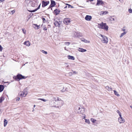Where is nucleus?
<instances>
[{"instance_id": "obj_28", "label": "nucleus", "mask_w": 132, "mask_h": 132, "mask_svg": "<svg viewBox=\"0 0 132 132\" xmlns=\"http://www.w3.org/2000/svg\"><path fill=\"white\" fill-rule=\"evenodd\" d=\"M127 33L126 32H123L121 33L120 36V38L122 37L124 35H126Z\"/></svg>"}, {"instance_id": "obj_22", "label": "nucleus", "mask_w": 132, "mask_h": 132, "mask_svg": "<svg viewBox=\"0 0 132 132\" xmlns=\"http://www.w3.org/2000/svg\"><path fill=\"white\" fill-rule=\"evenodd\" d=\"M4 89V86L3 85H0V92H2Z\"/></svg>"}, {"instance_id": "obj_54", "label": "nucleus", "mask_w": 132, "mask_h": 132, "mask_svg": "<svg viewBox=\"0 0 132 132\" xmlns=\"http://www.w3.org/2000/svg\"><path fill=\"white\" fill-rule=\"evenodd\" d=\"M34 111V109H33V110L32 111Z\"/></svg>"}, {"instance_id": "obj_44", "label": "nucleus", "mask_w": 132, "mask_h": 132, "mask_svg": "<svg viewBox=\"0 0 132 132\" xmlns=\"http://www.w3.org/2000/svg\"><path fill=\"white\" fill-rule=\"evenodd\" d=\"M119 2L121 3H122L123 2V0H118Z\"/></svg>"}, {"instance_id": "obj_21", "label": "nucleus", "mask_w": 132, "mask_h": 132, "mask_svg": "<svg viewBox=\"0 0 132 132\" xmlns=\"http://www.w3.org/2000/svg\"><path fill=\"white\" fill-rule=\"evenodd\" d=\"M55 5V2L53 1H51V7H53Z\"/></svg>"}, {"instance_id": "obj_49", "label": "nucleus", "mask_w": 132, "mask_h": 132, "mask_svg": "<svg viewBox=\"0 0 132 132\" xmlns=\"http://www.w3.org/2000/svg\"><path fill=\"white\" fill-rule=\"evenodd\" d=\"M122 30L124 31V32H125V29H124V28H123L122 29Z\"/></svg>"}, {"instance_id": "obj_41", "label": "nucleus", "mask_w": 132, "mask_h": 132, "mask_svg": "<svg viewBox=\"0 0 132 132\" xmlns=\"http://www.w3.org/2000/svg\"><path fill=\"white\" fill-rule=\"evenodd\" d=\"M15 11L14 10H13L12 11H11V13L12 14H13L15 13Z\"/></svg>"}, {"instance_id": "obj_10", "label": "nucleus", "mask_w": 132, "mask_h": 132, "mask_svg": "<svg viewBox=\"0 0 132 132\" xmlns=\"http://www.w3.org/2000/svg\"><path fill=\"white\" fill-rule=\"evenodd\" d=\"M108 13V11H100V15H103L107 14Z\"/></svg>"}, {"instance_id": "obj_7", "label": "nucleus", "mask_w": 132, "mask_h": 132, "mask_svg": "<svg viewBox=\"0 0 132 132\" xmlns=\"http://www.w3.org/2000/svg\"><path fill=\"white\" fill-rule=\"evenodd\" d=\"M118 121L120 124L123 123L125 122V119L122 117H119L118 118Z\"/></svg>"}, {"instance_id": "obj_2", "label": "nucleus", "mask_w": 132, "mask_h": 132, "mask_svg": "<svg viewBox=\"0 0 132 132\" xmlns=\"http://www.w3.org/2000/svg\"><path fill=\"white\" fill-rule=\"evenodd\" d=\"M98 36L102 43L106 44L108 43V40L107 37L103 36L100 34H99Z\"/></svg>"}, {"instance_id": "obj_39", "label": "nucleus", "mask_w": 132, "mask_h": 132, "mask_svg": "<svg viewBox=\"0 0 132 132\" xmlns=\"http://www.w3.org/2000/svg\"><path fill=\"white\" fill-rule=\"evenodd\" d=\"M2 99L3 97H0V103L3 101V100Z\"/></svg>"}, {"instance_id": "obj_34", "label": "nucleus", "mask_w": 132, "mask_h": 132, "mask_svg": "<svg viewBox=\"0 0 132 132\" xmlns=\"http://www.w3.org/2000/svg\"><path fill=\"white\" fill-rule=\"evenodd\" d=\"M41 52L42 53L45 54H46L47 53L46 51H45L44 50H42L41 51Z\"/></svg>"}, {"instance_id": "obj_31", "label": "nucleus", "mask_w": 132, "mask_h": 132, "mask_svg": "<svg viewBox=\"0 0 132 132\" xmlns=\"http://www.w3.org/2000/svg\"><path fill=\"white\" fill-rule=\"evenodd\" d=\"M90 121L93 123H95L96 121V120L94 119L93 118H91L90 119Z\"/></svg>"}, {"instance_id": "obj_56", "label": "nucleus", "mask_w": 132, "mask_h": 132, "mask_svg": "<svg viewBox=\"0 0 132 132\" xmlns=\"http://www.w3.org/2000/svg\"><path fill=\"white\" fill-rule=\"evenodd\" d=\"M130 107H131V108H132V107L131 106H130Z\"/></svg>"}, {"instance_id": "obj_25", "label": "nucleus", "mask_w": 132, "mask_h": 132, "mask_svg": "<svg viewBox=\"0 0 132 132\" xmlns=\"http://www.w3.org/2000/svg\"><path fill=\"white\" fill-rule=\"evenodd\" d=\"M54 12L56 15H57L59 13L60 11L56 9L54 10Z\"/></svg>"}, {"instance_id": "obj_36", "label": "nucleus", "mask_w": 132, "mask_h": 132, "mask_svg": "<svg viewBox=\"0 0 132 132\" xmlns=\"http://www.w3.org/2000/svg\"><path fill=\"white\" fill-rule=\"evenodd\" d=\"M39 99L45 102H46L47 101V100L42 98H39Z\"/></svg>"}, {"instance_id": "obj_43", "label": "nucleus", "mask_w": 132, "mask_h": 132, "mask_svg": "<svg viewBox=\"0 0 132 132\" xmlns=\"http://www.w3.org/2000/svg\"><path fill=\"white\" fill-rule=\"evenodd\" d=\"M20 98L19 97H17L16 98V101H19L20 100Z\"/></svg>"}, {"instance_id": "obj_30", "label": "nucleus", "mask_w": 132, "mask_h": 132, "mask_svg": "<svg viewBox=\"0 0 132 132\" xmlns=\"http://www.w3.org/2000/svg\"><path fill=\"white\" fill-rule=\"evenodd\" d=\"M117 112L119 114V117H122V115L121 113L118 110L117 111Z\"/></svg>"}, {"instance_id": "obj_24", "label": "nucleus", "mask_w": 132, "mask_h": 132, "mask_svg": "<svg viewBox=\"0 0 132 132\" xmlns=\"http://www.w3.org/2000/svg\"><path fill=\"white\" fill-rule=\"evenodd\" d=\"M113 16H111L109 20L111 22H112L115 20L114 18H113Z\"/></svg>"}, {"instance_id": "obj_45", "label": "nucleus", "mask_w": 132, "mask_h": 132, "mask_svg": "<svg viewBox=\"0 0 132 132\" xmlns=\"http://www.w3.org/2000/svg\"><path fill=\"white\" fill-rule=\"evenodd\" d=\"M42 20H43V22H45V21H46L45 19L44 18H43Z\"/></svg>"}, {"instance_id": "obj_4", "label": "nucleus", "mask_w": 132, "mask_h": 132, "mask_svg": "<svg viewBox=\"0 0 132 132\" xmlns=\"http://www.w3.org/2000/svg\"><path fill=\"white\" fill-rule=\"evenodd\" d=\"M28 94V92L26 89H24L23 91L21 92L20 96L22 97H26Z\"/></svg>"}, {"instance_id": "obj_53", "label": "nucleus", "mask_w": 132, "mask_h": 132, "mask_svg": "<svg viewBox=\"0 0 132 132\" xmlns=\"http://www.w3.org/2000/svg\"><path fill=\"white\" fill-rule=\"evenodd\" d=\"M67 6H66L65 7H64V8H67Z\"/></svg>"}, {"instance_id": "obj_27", "label": "nucleus", "mask_w": 132, "mask_h": 132, "mask_svg": "<svg viewBox=\"0 0 132 132\" xmlns=\"http://www.w3.org/2000/svg\"><path fill=\"white\" fill-rule=\"evenodd\" d=\"M113 91L114 92V93L117 96H120V95L116 90H114Z\"/></svg>"}, {"instance_id": "obj_51", "label": "nucleus", "mask_w": 132, "mask_h": 132, "mask_svg": "<svg viewBox=\"0 0 132 132\" xmlns=\"http://www.w3.org/2000/svg\"><path fill=\"white\" fill-rule=\"evenodd\" d=\"M65 91H67V88H66V89H65Z\"/></svg>"}, {"instance_id": "obj_15", "label": "nucleus", "mask_w": 132, "mask_h": 132, "mask_svg": "<svg viewBox=\"0 0 132 132\" xmlns=\"http://www.w3.org/2000/svg\"><path fill=\"white\" fill-rule=\"evenodd\" d=\"M81 40L83 42H84L85 43H90V42L89 40H87V39H84V38H82L81 39Z\"/></svg>"}, {"instance_id": "obj_8", "label": "nucleus", "mask_w": 132, "mask_h": 132, "mask_svg": "<svg viewBox=\"0 0 132 132\" xmlns=\"http://www.w3.org/2000/svg\"><path fill=\"white\" fill-rule=\"evenodd\" d=\"M63 22L66 24H68L70 22V19L69 18H65L63 20Z\"/></svg>"}, {"instance_id": "obj_1", "label": "nucleus", "mask_w": 132, "mask_h": 132, "mask_svg": "<svg viewBox=\"0 0 132 132\" xmlns=\"http://www.w3.org/2000/svg\"><path fill=\"white\" fill-rule=\"evenodd\" d=\"M55 101L56 102V103L52 101L50 102V107L60 108L64 104V101L60 97H57Z\"/></svg>"}, {"instance_id": "obj_19", "label": "nucleus", "mask_w": 132, "mask_h": 132, "mask_svg": "<svg viewBox=\"0 0 132 132\" xmlns=\"http://www.w3.org/2000/svg\"><path fill=\"white\" fill-rule=\"evenodd\" d=\"M33 25L34 26V28L36 29H39L40 27V25H38L37 24H34Z\"/></svg>"}, {"instance_id": "obj_40", "label": "nucleus", "mask_w": 132, "mask_h": 132, "mask_svg": "<svg viewBox=\"0 0 132 132\" xmlns=\"http://www.w3.org/2000/svg\"><path fill=\"white\" fill-rule=\"evenodd\" d=\"M65 64L67 67H69V65L68 63H65Z\"/></svg>"}, {"instance_id": "obj_37", "label": "nucleus", "mask_w": 132, "mask_h": 132, "mask_svg": "<svg viewBox=\"0 0 132 132\" xmlns=\"http://www.w3.org/2000/svg\"><path fill=\"white\" fill-rule=\"evenodd\" d=\"M70 44V43L69 42H65V45L67 46L69 45Z\"/></svg>"}, {"instance_id": "obj_32", "label": "nucleus", "mask_w": 132, "mask_h": 132, "mask_svg": "<svg viewBox=\"0 0 132 132\" xmlns=\"http://www.w3.org/2000/svg\"><path fill=\"white\" fill-rule=\"evenodd\" d=\"M32 0H26L25 2H27V3H30L32 1Z\"/></svg>"}, {"instance_id": "obj_29", "label": "nucleus", "mask_w": 132, "mask_h": 132, "mask_svg": "<svg viewBox=\"0 0 132 132\" xmlns=\"http://www.w3.org/2000/svg\"><path fill=\"white\" fill-rule=\"evenodd\" d=\"M7 123V121L5 119H4V126L5 127Z\"/></svg>"}, {"instance_id": "obj_17", "label": "nucleus", "mask_w": 132, "mask_h": 132, "mask_svg": "<svg viewBox=\"0 0 132 132\" xmlns=\"http://www.w3.org/2000/svg\"><path fill=\"white\" fill-rule=\"evenodd\" d=\"M67 57L69 59L71 60H74L75 59V57L73 56L69 55L67 56Z\"/></svg>"}, {"instance_id": "obj_13", "label": "nucleus", "mask_w": 132, "mask_h": 132, "mask_svg": "<svg viewBox=\"0 0 132 132\" xmlns=\"http://www.w3.org/2000/svg\"><path fill=\"white\" fill-rule=\"evenodd\" d=\"M92 19V17L89 15H86L85 18V19L87 21H90Z\"/></svg>"}, {"instance_id": "obj_33", "label": "nucleus", "mask_w": 132, "mask_h": 132, "mask_svg": "<svg viewBox=\"0 0 132 132\" xmlns=\"http://www.w3.org/2000/svg\"><path fill=\"white\" fill-rule=\"evenodd\" d=\"M22 31L23 32V33L24 34H25L26 33V30L24 29H22Z\"/></svg>"}, {"instance_id": "obj_5", "label": "nucleus", "mask_w": 132, "mask_h": 132, "mask_svg": "<svg viewBox=\"0 0 132 132\" xmlns=\"http://www.w3.org/2000/svg\"><path fill=\"white\" fill-rule=\"evenodd\" d=\"M27 77L24 76H23L20 74L16 76L15 77V79L16 80L18 79L19 80L22 79H25Z\"/></svg>"}, {"instance_id": "obj_6", "label": "nucleus", "mask_w": 132, "mask_h": 132, "mask_svg": "<svg viewBox=\"0 0 132 132\" xmlns=\"http://www.w3.org/2000/svg\"><path fill=\"white\" fill-rule=\"evenodd\" d=\"M85 111L84 108L79 107L78 110V113L79 114H83L85 112Z\"/></svg>"}, {"instance_id": "obj_26", "label": "nucleus", "mask_w": 132, "mask_h": 132, "mask_svg": "<svg viewBox=\"0 0 132 132\" xmlns=\"http://www.w3.org/2000/svg\"><path fill=\"white\" fill-rule=\"evenodd\" d=\"M105 89L108 91H110L112 90V88H110L109 86H107L105 87Z\"/></svg>"}, {"instance_id": "obj_47", "label": "nucleus", "mask_w": 132, "mask_h": 132, "mask_svg": "<svg viewBox=\"0 0 132 132\" xmlns=\"http://www.w3.org/2000/svg\"><path fill=\"white\" fill-rule=\"evenodd\" d=\"M66 5H68V7L69 8L70 7V6H71L69 4H66Z\"/></svg>"}, {"instance_id": "obj_46", "label": "nucleus", "mask_w": 132, "mask_h": 132, "mask_svg": "<svg viewBox=\"0 0 132 132\" xmlns=\"http://www.w3.org/2000/svg\"><path fill=\"white\" fill-rule=\"evenodd\" d=\"M86 115H85V114H84V116L83 117V119H85V118H86Z\"/></svg>"}, {"instance_id": "obj_9", "label": "nucleus", "mask_w": 132, "mask_h": 132, "mask_svg": "<svg viewBox=\"0 0 132 132\" xmlns=\"http://www.w3.org/2000/svg\"><path fill=\"white\" fill-rule=\"evenodd\" d=\"M104 4V2L102 0H97L96 5H102Z\"/></svg>"}, {"instance_id": "obj_18", "label": "nucleus", "mask_w": 132, "mask_h": 132, "mask_svg": "<svg viewBox=\"0 0 132 132\" xmlns=\"http://www.w3.org/2000/svg\"><path fill=\"white\" fill-rule=\"evenodd\" d=\"M78 50L79 52H86L87 51L86 50L81 48H79Z\"/></svg>"}, {"instance_id": "obj_35", "label": "nucleus", "mask_w": 132, "mask_h": 132, "mask_svg": "<svg viewBox=\"0 0 132 132\" xmlns=\"http://www.w3.org/2000/svg\"><path fill=\"white\" fill-rule=\"evenodd\" d=\"M128 11L129 13H132V9L131 8H130L128 9Z\"/></svg>"}, {"instance_id": "obj_52", "label": "nucleus", "mask_w": 132, "mask_h": 132, "mask_svg": "<svg viewBox=\"0 0 132 132\" xmlns=\"http://www.w3.org/2000/svg\"><path fill=\"white\" fill-rule=\"evenodd\" d=\"M33 106L34 108H35L36 106V105H34Z\"/></svg>"}, {"instance_id": "obj_14", "label": "nucleus", "mask_w": 132, "mask_h": 132, "mask_svg": "<svg viewBox=\"0 0 132 132\" xmlns=\"http://www.w3.org/2000/svg\"><path fill=\"white\" fill-rule=\"evenodd\" d=\"M61 22L59 21V22L57 21H55L54 23V24L56 27H59L60 26Z\"/></svg>"}, {"instance_id": "obj_20", "label": "nucleus", "mask_w": 132, "mask_h": 132, "mask_svg": "<svg viewBox=\"0 0 132 132\" xmlns=\"http://www.w3.org/2000/svg\"><path fill=\"white\" fill-rule=\"evenodd\" d=\"M40 4L39 5V6H38V8L37 9H36L34 10H33L29 11V12H31V13L33 12H35L37 10H38V9H40Z\"/></svg>"}, {"instance_id": "obj_38", "label": "nucleus", "mask_w": 132, "mask_h": 132, "mask_svg": "<svg viewBox=\"0 0 132 132\" xmlns=\"http://www.w3.org/2000/svg\"><path fill=\"white\" fill-rule=\"evenodd\" d=\"M72 74H78V72L76 71H73L72 72Z\"/></svg>"}, {"instance_id": "obj_11", "label": "nucleus", "mask_w": 132, "mask_h": 132, "mask_svg": "<svg viewBox=\"0 0 132 132\" xmlns=\"http://www.w3.org/2000/svg\"><path fill=\"white\" fill-rule=\"evenodd\" d=\"M49 2L48 1L45 2L44 1H42V5L43 7H44L46 6L49 3Z\"/></svg>"}, {"instance_id": "obj_16", "label": "nucleus", "mask_w": 132, "mask_h": 132, "mask_svg": "<svg viewBox=\"0 0 132 132\" xmlns=\"http://www.w3.org/2000/svg\"><path fill=\"white\" fill-rule=\"evenodd\" d=\"M26 46L29 47L30 45V43L29 41H27L24 42L23 43Z\"/></svg>"}, {"instance_id": "obj_3", "label": "nucleus", "mask_w": 132, "mask_h": 132, "mask_svg": "<svg viewBox=\"0 0 132 132\" xmlns=\"http://www.w3.org/2000/svg\"><path fill=\"white\" fill-rule=\"evenodd\" d=\"M98 25L99 26L98 27L100 28L104 29L106 31H107L108 30L109 27L105 23L102 22L99 24Z\"/></svg>"}, {"instance_id": "obj_48", "label": "nucleus", "mask_w": 132, "mask_h": 132, "mask_svg": "<svg viewBox=\"0 0 132 132\" xmlns=\"http://www.w3.org/2000/svg\"><path fill=\"white\" fill-rule=\"evenodd\" d=\"M69 74L70 75H71V76L72 75V72H70L69 73Z\"/></svg>"}, {"instance_id": "obj_12", "label": "nucleus", "mask_w": 132, "mask_h": 132, "mask_svg": "<svg viewBox=\"0 0 132 132\" xmlns=\"http://www.w3.org/2000/svg\"><path fill=\"white\" fill-rule=\"evenodd\" d=\"M31 2V5L33 7H35L38 4V3L35 1H33Z\"/></svg>"}, {"instance_id": "obj_55", "label": "nucleus", "mask_w": 132, "mask_h": 132, "mask_svg": "<svg viewBox=\"0 0 132 132\" xmlns=\"http://www.w3.org/2000/svg\"><path fill=\"white\" fill-rule=\"evenodd\" d=\"M44 29L45 30H47V29L46 28V29Z\"/></svg>"}, {"instance_id": "obj_23", "label": "nucleus", "mask_w": 132, "mask_h": 132, "mask_svg": "<svg viewBox=\"0 0 132 132\" xmlns=\"http://www.w3.org/2000/svg\"><path fill=\"white\" fill-rule=\"evenodd\" d=\"M85 122L86 123H87L88 124H90V122L89 119H85Z\"/></svg>"}, {"instance_id": "obj_50", "label": "nucleus", "mask_w": 132, "mask_h": 132, "mask_svg": "<svg viewBox=\"0 0 132 132\" xmlns=\"http://www.w3.org/2000/svg\"><path fill=\"white\" fill-rule=\"evenodd\" d=\"M4 0H0V2H2L4 1Z\"/></svg>"}, {"instance_id": "obj_42", "label": "nucleus", "mask_w": 132, "mask_h": 132, "mask_svg": "<svg viewBox=\"0 0 132 132\" xmlns=\"http://www.w3.org/2000/svg\"><path fill=\"white\" fill-rule=\"evenodd\" d=\"M3 49V48L0 45V51H1Z\"/></svg>"}]
</instances>
